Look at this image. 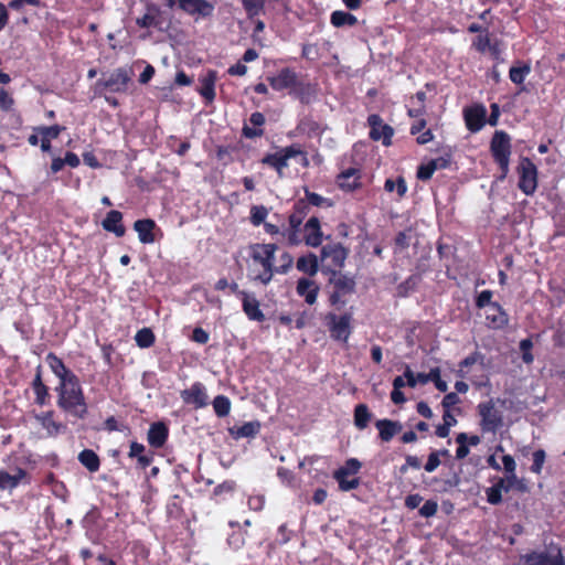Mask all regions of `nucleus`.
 Returning a JSON list of instances; mask_svg holds the SVG:
<instances>
[{"instance_id":"nucleus-25","label":"nucleus","mask_w":565,"mask_h":565,"mask_svg":"<svg viewBox=\"0 0 565 565\" xmlns=\"http://www.w3.org/2000/svg\"><path fill=\"white\" fill-rule=\"evenodd\" d=\"M305 243L310 247H318L322 243L323 234L320 221L317 216H311L303 226Z\"/></svg>"},{"instance_id":"nucleus-64","label":"nucleus","mask_w":565,"mask_h":565,"mask_svg":"<svg viewBox=\"0 0 565 565\" xmlns=\"http://www.w3.org/2000/svg\"><path fill=\"white\" fill-rule=\"evenodd\" d=\"M191 340L200 344H205L210 340V334L203 328L196 327L193 329Z\"/></svg>"},{"instance_id":"nucleus-58","label":"nucleus","mask_w":565,"mask_h":565,"mask_svg":"<svg viewBox=\"0 0 565 565\" xmlns=\"http://www.w3.org/2000/svg\"><path fill=\"white\" fill-rule=\"evenodd\" d=\"M14 98L3 88L0 87V109L4 113L12 110Z\"/></svg>"},{"instance_id":"nucleus-16","label":"nucleus","mask_w":565,"mask_h":565,"mask_svg":"<svg viewBox=\"0 0 565 565\" xmlns=\"http://www.w3.org/2000/svg\"><path fill=\"white\" fill-rule=\"evenodd\" d=\"M466 127L471 132L481 130L487 124V109L482 104H477L463 109Z\"/></svg>"},{"instance_id":"nucleus-29","label":"nucleus","mask_w":565,"mask_h":565,"mask_svg":"<svg viewBox=\"0 0 565 565\" xmlns=\"http://www.w3.org/2000/svg\"><path fill=\"white\" fill-rule=\"evenodd\" d=\"M375 427L379 430V438L383 443H390L394 436L399 434L403 429V426L399 422L387 418L377 419L375 422Z\"/></svg>"},{"instance_id":"nucleus-10","label":"nucleus","mask_w":565,"mask_h":565,"mask_svg":"<svg viewBox=\"0 0 565 565\" xmlns=\"http://www.w3.org/2000/svg\"><path fill=\"white\" fill-rule=\"evenodd\" d=\"M136 24L142 29L153 28L160 32L170 28V21L164 18L160 7L151 2L147 3L145 14L136 19Z\"/></svg>"},{"instance_id":"nucleus-21","label":"nucleus","mask_w":565,"mask_h":565,"mask_svg":"<svg viewBox=\"0 0 565 565\" xmlns=\"http://www.w3.org/2000/svg\"><path fill=\"white\" fill-rule=\"evenodd\" d=\"M335 183L338 188L344 192H353L360 189L361 171L358 168H349L337 175Z\"/></svg>"},{"instance_id":"nucleus-39","label":"nucleus","mask_w":565,"mask_h":565,"mask_svg":"<svg viewBox=\"0 0 565 565\" xmlns=\"http://www.w3.org/2000/svg\"><path fill=\"white\" fill-rule=\"evenodd\" d=\"M296 267L299 271L313 276L319 270L318 258L315 254L309 253L308 255L300 256L297 259Z\"/></svg>"},{"instance_id":"nucleus-38","label":"nucleus","mask_w":565,"mask_h":565,"mask_svg":"<svg viewBox=\"0 0 565 565\" xmlns=\"http://www.w3.org/2000/svg\"><path fill=\"white\" fill-rule=\"evenodd\" d=\"M512 486V482L508 481L505 482L504 479H499L497 483H494L492 487L488 488L487 493V501L490 504H499L502 501V491H509Z\"/></svg>"},{"instance_id":"nucleus-53","label":"nucleus","mask_w":565,"mask_h":565,"mask_svg":"<svg viewBox=\"0 0 565 565\" xmlns=\"http://www.w3.org/2000/svg\"><path fill=\"white\" fill-rule=\"evenodd\" d=\"M533 342L530 338L523 339L520 342V350L522 353V361L525 364H531L534 361V356L532 354Z\"/></svg>"},{"instance_id":"nucleus-35","label":"nucleus","mask_w":565,"mask_h":565,"mask_svg":"<svg viewBox=\"0 0 565 565\" xmlns=\"http://www.w3.org/2000/svg\"><path fill=\"white\" fill-rule=\"evenodd\" d=\"M309 213L308 203L303 199H299L294 203L292 212L288 216L290 227L300 228L305 217Z\"/></svg>"},{"instance_id":"nucleus-55","label":"nucleus","mask_w":565,"mask_h":565,"mask_svg":"<svg viewBox=\"0 0 565 565\" xmlns=\"http://www.w3.org/2000/svg\"><path fill=\"white\" fill-rule=\"evenodd\" d=\"M436 171V163L430 162V160L427 163H423L418 167L416 177L417 179L422 181L430 180L433 174Z\"/></svg>"},{"instance_id":"nucleus-1","label":"nucleus","mask_w":565,"mask_h":565,"mask_svg":"<svg viewBox=\"0 0 565 565\" xmlns=\"http://www.w3.org/2000/svg\"><path fill=\"white\" fill-rule=\"evenodd\" d=\"M55 392L57 393L56 404L61 411L77 419L86 417L88 413L87 403L77 375L58 382Z\"/></svg>"},{"instance_id":"nucleus-62","label":"nucleus","mask_w":565,"mask_h":565,"mask_svg":"<svg viewBox=\"0 0 565 565\" xmlns=\"http://www.w3.org/2000/svg\"><path fill=\"white\" fill-rule=\"evenodd\" d=\"M438 503L435 500H427L420 508L419 514L424 518H431L437 513Z\"/></svg>"},{"instance_id":"nucleus-54","label":"nucleus","mask_w":565,"mask_h":565,"mask_svg":"<svg viewBox=\"0 0 565 565\" xmlns=\"http://www.w3.org/2000/svg\"><path fill=\"white\" fill-rule=\"evenodd\" d=\"M502 463H503L504 471L508 473V481L513 483L516 480V476H515L516 463H515L514 458L511 455H503Z\"/></svg>"},{"instance_id":"nucleus-36","label":"nucleus","mask_w":565,"mask_h":565,"mask_svg":"<svg viewBox=\"0 0 565 565\" xmlns=\"http://www.w3.org/2000/svg\"><path fill=\"white\" fill-rule=\"evenodd\" d=\"M25 477L26 471L22 468H17L14 475L0 470V490L17 488Z\"/></svg>"},{"instance_id":"nucleus-41","label":"nucleus","mask_w":565,"mask_h":565,"mask_svg":"<svg viewBox=\"0 0 565 565\" xmlns=\"http://www.w3.org/2000/svg\"><path fill=\"white\" fill-rule=\"evenodd\" d=\"M330 22L335 28L354 26L358 24V19L350 12L337 10L331 13Z\"/></svg>"},{"instance_id":"nucleus-20","label":"nucleus","mask_w":565,"mask_h":565,"mask_svg":"<svg viewBox=\"0 0 565 565\" xmlns=\"http://www.w3.org/2000/svg\"><path fill=\"white\" fill-rule=\"evenodd\" d=\"M217 81V72L215 70H207L204 75L199 77L200 86L198 93L202 96L205 104H212L215 99V84Z\"/></svg>"},{"instance_id":"nucleus-12","label":"nucleus","mask_w":565,"mask_h":565,"mask_svg":"<svg viewBox=\"0 0 565 565\" xmlns=\"http://www.w3.org/2000/svg\"><path fill=\"white\" fill-rule=\"evenodd\" d=\"M367 125L370 127L369 136L373 141H382L383 146L388 147L392 145L394 129L392 126L384 124L383 119L377 114H371L367 117Z\"/></svg>"},{"instance_id":"nucleus-2","label":"nucleus","mask_w":565,"mask_h":565,"mask_svg":"<svg viewBox=\"0 0 565 565\" xmlns=\"http://www.w3.org/2000/svg\"><path fill=\"white\" fill-rule=\"evenodd\" d=\"M355 280L342 274L340 270H331L328 280L329 303L335 310H341L349 301V298L355 292Z\"/></svg>"},{"instance_id":"nucleus-52","label":"nucleus","mask_w":565,"mask_h":565,"mask_svg":"<svg viewBox=\"0 0 565 565\" xmlns=\"http://www.w3.org/2000/svg\"><path fill=\"white\" fill-rule=\"evenodd\" d=\"M468 435L466 433H460L456 437V443L458 444L456 450V458L463 459L469 455V447L467 445Z\"/></svg>"},{"instance_id":"nucleus-24","label":"nucleus","mask_w":565,"mask_h":565,"mask_svg":"<svg viewBox=\"0 0 565 565\" xmlns=\"http://www.w3.org/2000/svg\"><path fill=\"white\" fill-rule=\"evenodd\" d=\"M296 291L308 305L312 306L317 301L320 287L315 280L302 277L297 281Z\"/></svg>"},{"instance_id":"nucleus-61","label":"nucleus","mask_w":565,"mask_h":565,"mask_svg":"<svg viewBox=\"0 0 565 565\" xmlns=\"http://www.w3.org/2000/svg\"><path fill=\"white\" fill-rule=\"evenodd\" d=\"M448 418H451V414L450 412H445L443 416L444 424H440L436 427L435 433L439 438H446L449 435L452 423L448 422Z\"/></svg>"},{"instance_id":"nucleus-6","label":"nucleus","mask_w":565,"mask_h":565,"mask_svg":"<svg viewBox=\"0 0 565 565\" xmlns=\"http://www.w3.org/2000/svg\"><path fill=\"white\" fill-rule=\"evenodd\" d=\"M519 175L518 188L525 195H533L537 189L539 171L534 162L527 157H521L516 167Z\"/></svg>"},{"instance_id":"nucleus-46","label":"nucleus","mask_w":565,"mask_h":565,"mask_svg":"<svg viewBox=\"0 0 565 565\" xmlns=\"http://www.w3.org/2000/svg\"><path fill=\"white\" fill-rule=\"evenodd\" d=\"M135 341L139 348L148 349L153 345L156 337L150 328H142L137 331Z\"/></svg>"},{"instance_id":"nucleus-9","label":"nucleus","mask_w":565,"mask_h":565,"mask_svg":"<svg viewBox=\"0 0 565 565\" xmlns=\"http://www.w3.org/2000/svg\"><path fill=\"white\" fill-rule=\"evenodd\" d=\"M300 151L295 147H284L273 153H266L260 162L275 170L279 177L284 174V170L288 168V161L292 158H297Z\"/></svg>"},{"instance_id":"nucleus-37","label":"nucleus","mask_w":565,"mask_h":565,"mask_svg":"<svg viewBox=\"0 0 565 565\" xmlns=\"http://www.w3.org/2000/svg\"><path fill=\"white\" fill-rule=\"evenodd\" d=\"M373 414L370 412L366 404H358L353 411V423L359 430H363L369 426Z\"/></svg>"},{"instance_id":"nucleus-17","label":"nucleus","mask_w":565,"mask_h":565,"mask_svg":"<svg viewBox=\"0 0 565 565\" xmlns=\"http://www.w3.org/2000/svg\"><path fill=\"white\" fill-rule=\"evenodd\" d=\"M266 117L260 111H254L250 114L247 121L242 127L241 135L246 139L262 138L265 135Z\"/></svg>"},{"instance_id":"nucleus-43","label":"nucleus","mask_w":565,"mask_h":565,"mask_svg":"<svg viewBox=\"0 0 565 565\" xmlns=\"http://www.w3.org/2000/svg\"><path fill=\"white\" fill-rule=\"evenodd\" d=\"M493 44L492 35L490 31H486L482 34L477 35L471 43V47L478 53L484 54L490 50Z\"/></svg>"},{"instance_id":"nucleus-32","label":"nucleus","mask_w":565,"mask_h":565,"mask_svg":"<svg viewBox=\"0 0 565 565\" xmlns=\"http://www.w3.org/2000/svg\"><path fill=\"white\" fill-rule=\"evenodd\" d=\"M64 129L65 127L60 125L34 127L33 131L41 136V150L49 152L51 150V140L58 138Z\"/></svg>"},{"instance_id":"nucleus-31","label":"nucleus","mask_w":565,"mask_h":565,"mask_svg":"<svg viewBox=\"0 0 565 565\" xmlns=\"http://www.w3.org/2000/svg\"><path fill=\"white\" fill-rule=\"evenodd\" d=\"M45 362L50 366L53 374L58 379V382L66 381L71 379V376H76V374L71 371L63 360L58 358L54 352H49L45 356Z\"/></svg>"},{"instance_id":"nucleus-26","label":"nucleus","mask_w":565,"mask_h":565,"mask_svg":"<svg viewBox=\"0 0 565 565\" xmlns=\"http://www.w3.org/2000/svg\"><path fill=\"white\" fill-rule=\"evenodd\" d=\"M486 321L491 329H503L509 323V315L499 302H493L487 312Z\"/></svg>"},{"instance_id":"nucleus-47","label":"nucleus","mask_w":565,"mask_h":565,"mask_svg":"<svg viewBox=\"0 0 565 565\" xmlns=\"http://www.w3.org/2000/svg\"><path fill=\"white\" fill-rule=\"evenodd\" d=\"M213 409L217 417L222 418L230 414L231 412V401L225 395H217L214 397L213 402Z\"/></svg>"},{"instance_id":"nucleus-27","label":"nucleus","mask_w":565,"mask_h":565,"mask_svg":"<svg viewBox=\"0 0 565 565\" xmlns=\"http://www.w3.org/2000/svg\"><path fill=\"white\" fill-rule=\"evenodd\" d=\"M169 437V428L163 422H156L150 425L147 440L153 448H161L164 446Z\"/></svg>"},{"instance_id":"nucleus-14","label":"nucleus","mask_w":565,"mask_h":565,"mask_svg":"<svg viewBox=\"0 0 565 565\" xmlns=\"http://www.w3.org/2000/svg\"><path fill=\"white\" fill-rule=\"evenodd\" d=\"M525 565H565L562 550L552 546L548 551L531 552L524 556Z\"/></svg>"},{"instance_id":"nucleus-8","label":"nucleus","mask_w":565,"mask_h":565,"mask_svg":"<svg viewBox=\"0 0 565 565\" xmlns=\"http://www.w3.org/2000/svg\"><path fill=\"white\" fill-rule=\"evenodd\" d=\"M349 250L341 243L326 244L321 248V258L324 263L323 270H340L345 263Z\"/></svg>"},{"instance_id":"nucleus-4","label":"nucleus","mask_w":565,"mask_h":565,"mask_svg":"<svg viewBox=\"0 0 565 565\" xmlns=\"http://www.w3.org/2000/svg\"><path fill=\"white\" fill-rule=\"evenodd\" d=\"M132 71L127 67H118L109 73L108 76L99 78L94 86L96 95H103L105 92L126 93L131 82Z\"/></svg>"},{"instance_id":"nucleus-56","label":"nucleus","mask_w":565,"mask_h":565,"mask_svg":"<svg viewBox=\"0 0 565 565\" xmlns=\"http://www.w3.org/2000/svg\"><path fill=\"white\" fill-rule=\"evenodd\" d=\"M546 459V454L543 449H537L533 452V463L531 466V471L533 473L540 475L542 472L544 462Z\"/></svg>"},{"instance_id":"nucleus-44","label":"nucleus","mask_w":565,"mask_h":565,"mask_svg":"<svg viewBox=\"0 0 565 565\" xmlns=\"http://www.w3.org/2000/svg\"><path fill=\"white\" fill-rule=\"evenodd\" d=\"M483 358L484 356L481 352H472L470 355L466 356L463 360L459 362V370L457 371V375L459 377H465L468 373V369L478 362L482 363Z\"/></svg>"},{"instance_id":"nucleus-15","label":"nucleus","mask_w":565,"mask_h":565,"mask_svg":"<svg viewBox=\"0 0 565 565\" xmlns=\"http://www.w3.org/2000/svg\"><path fill=\"white\" fill-rule=\"evenodd\" d=\"M268 84L276 92L295 89L299 85L298 74L290 67H284L276 75L267 77Z\"/></svg>"},{"instance_id":"nucleus-18","label":"nucleus","mask_w":565,"mask_h":565,"mask_svg":"<svg viewBox=\"0 0 565 565\" xmlns=\"http://www.w3.org/2000/svg\"><path fill=\"white\" fill-rule=\"evenodd\" d=\"M250 249L252 259L258 263L263 268L275 267V253L278 249V246L276 244H254L250 246Z\"/></svg>"},{"instance_id":"nucleus-57","label":"nucleus","mask_w":565,"mask_h":565,"mask_svg":"<svg viewBox=\"0 0 565 565\" xmlns=\"http://www.w3.org/2000/svg\"><path fill=\"white\" fill-rule=\"evenodd\" d=\"M280 264L275 266L277 274H287L294 264V257L288 252H284L280 255Z\"/></svg>"},{"instance_id":"nucleus-34","label":"nucleus","mask_w":565,"mask_h":565,"mask_svg":"<svg viewBox=\"0 0 565 565\" xmlns=\"http://www.w3.org/2000/svg\"><path fill=\"white\" fill-rule=\"evenodd\" d=\"M260 427L258 420H253L244 423L242 426H234L228 431L234 439L254 438L260 431Z\"/></svg>"},{"instance_id":"nucleus-11","label":"nucleus","mask_w":565,"mask_h":565,"mask_svg":"<svg viewBox=\"0 0 565 565\" xmlns=\"http://www.w3.org/2000/svg\"><path fill=\"white\" fill-rule=\"evenodd\" d=\"M361 467L362 463L356 458H350L345 461L344 466L333 472V478L337 480L341 491H351L360 486V478L353 477L350 482H345L343 481V476H355Z\"/></svg>"},{"instance_id":"nucleus-5","label":"nucleus","mask_w":565,"mask_h":565,"mask_svg":"<svg viewBox=\"0 0 565 565\" xmlns=\"http://www.w3.org/2000/svg\"><path fill=\"white\" fill-rule=\"evenodd\" d=\"M352 321L353 312L351 310L344 311L341 315L331 311L324 316V324L328 327L330 337L343 343H347L351 335Z\"/></svg>"},{"instance_id":"nucleus-7","label":"nucleus","mask_w":565,"mask_h":565,"mask_svg":"<svg viewBox=\"0 0 565 565\" xmlns=\"http://www.w3.org/2000/svg\"><path fill=\"white\" fill-rule=\"evenodd\" d=\"M480 416V429L482 433L495 434L503 426L502 413L495 408L494 402L489 399L477 406Z\"/></svg>"},{"instance_id":"nucleus-33","label":"nucleus","mask_w":565,"mask_h":565,"mask_svg":"<svg viewBox=\"0 0 565 565\" xmlns=\"http://www.w3.org/2000/svg\"><path fill=\"white\" fill-rule=\"evenodd\" d=\"M259 301L254 297L244 295L242 299V309L246 317L252 321L264 322L266 317L259 307Z\"/></svg>"},{"instance_id":"nucleus-3","label":"nucleus","mask_w":565,"mask_h":565,"mask_svg":"<svg viewBox=\"0 0 565 565\" xmlns=\"http://www.w3.org/2000/svg\"><path fill=\"white\" fill-rule=\"evenodd\" d=\"M511 151L512 145L509 134L503 130H497L490 141V152L501 171L500 180H504L509 173Z\"/></svg>"},{"instance_id":"nucleus-49","label":"nucleus","mask_w":565,"mask_h":565,"mask_svg":"<svg viewBox=\"0 0 565 565\" xmlns=\"http://www.w3.org/2000/svg\"><path fill=\"white\" fill-rule=\"evenodd\" d=\"M531 67L529 64H522L520 66H512L509 71L510 81L516 85L524 83L525 77L530 74Z\"/></svg>"},{"instance_id":"nucleus-51","label":"nucleus","mask_w":565,"mask_h":565,"mask_svg":"<svg viewBox=\"0 0 565 565\" xmlns=\"http://www.w3.org/2000/svg\"><path fill=\"white\" fill-rule=\"evenodd\" d=\"M297 130L301 132H307L308 135H312L320 131V125L315 119L306 117L299 121Z\"/></svg>"},{"instance_id":"nucleus-50","label":"nucleus","mask_w":565,"mask_h":565,"mask_svg":"<svg viewBox=\"0 0 565 565\" xmlns=\"http://www.w3.org/2000/svg\"><path fill=\"white\" fill-rule=\"evenodd\" d=\"M268 209L265 205H253L249 212V221L253 226L257 227L266 222Z\"/></svg>"},{"instance_id":"nucleus-42","label":"nucleus","mask_w":565,"mask_h":565,"mask_svg":"<svg viewBox=\"0 0 565 565\" xmlns=\"http://www.w3.org/2000/svg\"><path fill=\"white\" fill-rule=\"evenodd\" d=\"M248 20L265 13V0H239Z\"/></svg>"},{"instance_id":"nucleus-63","label":"nucleus","mask_w":565,"mask_h":565,"mask_svg":"<svg viewBox=\"0 0 565 565\" xmlns=\"http://www.w3.org/2000/svg\"><path fill=\"white\" fill-rule=\"evenodd\" d=\"M275 273H276L275 267L263 268V271L260 274H258L254 278V280L262 282L264 286H267L271 281Z\"/></svg>"},{"instance_id":"nucleus-40","label":"nucleus","mask_w":565,"mask_h":565,"mask_svg":"<svg viewBox=\"0 0 565 565\" xmlns=\"http://www.w3.org/2000/svg\"><path fill=\"white\" fill-rule=\"evenodd\" d=\"M77 459L92 473L97 472L100 468L99 456L92 449L82 450Z\"/></svg>"},{"instance_id":"nucleus-48","label":"nucleus","mask_w":565,"mask_h":565,"mask_svg":"<svg viewBox=\"0 0 565 565\" xmlns=\"http://www.w3.org/2000/svg\"><path fill=\"white\" fill-rule=\"evenodd\" d=\"M306 203H308V206L309 205H312V206H317V207H320V206H327V207H331L333 205V202L328 199V198H324L316 192H311L308 188H305V199Z\"/></svg>"},{"instance_id":"nucleus-60","label":"nucleus","mask_w":565,"mask_h":565,"mask_svg":"<svg viewBox=\"0 0 565 565\" xmlns=\"http://www.w3.org/2000/svg\"><path fill=\"white\" fill-rule=\"evenodd\" d=\"M422 467V461L417 456L407 455L405 457V463L399 467V473H407L409 468L419 469Z\"/></svg>"},{"instance_id":"nucleus-28","label":"nucleus","mask_w":565,"mask_h":565,"mask_svg":"<svg viewBox=\"0 0 565 565\" xmlns=\"http://www.w3.org/2000/svg\"><path fill=\"white\" fill-rule=\"evenodd\" d=\"M33 393L35 395L34 403L39 406H44L50 401L49 387L44 384L42 380V366L38 365L35 369V375L31 383Z\"/></svg>"},{"instance_id":"nucleus-19","label":"nucleus","mask_w":565,"mask_h":565,"mask_svg":"<svg viewBox=\"0 0 565 565\" xmlns=\"http://www.w3.org/2000/svg\"><path fill=\"white\" fill-rule=\"evenodd\" d=\"M178 7L190 15L202 18L211 17L214 12V4L207 0H178Z\"/></svg>"},{"instance_id":"nucleus-13","label":"nucleus","mask_w":565,"mask_h":565,"mask_svg":"<svg viewBox=\"0 0 565 565\" xmlns=\"http://www.w3.org/2000/svg\"><path fill=\"white\" fill-rule=\"evenodd\" d=\"M180 397L185 405L194 409L204 408L210 404L206 387L202 382H194L189 388L182 390Z\"/></svg>"},{"instance_id":"nucleus-59","label":"nucleus","mask_w":565,"mask_h":565,"mask_svg":"<svg viewBox=\"0 0 565 565\" xmlns=\"http://www.w3.org/2000/svg\"><path fill=\"white\" fill-rule=\"evenodd\" d=\"M493 296V292L489 289L482 290L476 298V307L478 309H482L486 307L491 308V305H493V301H491Z\"/></svg>"},{"instance_id":"nucleus-30","label":"nucleus","mask_w":565,"mask_h":565,"mask_svg":"<svg viewBox=\"0 0 565 565\" xmlns=\"http://www.w3.org/2000/svg\"><path fill=\"white\" fill-rule=\"evenodd\" d=\"M102 226L106 232L114 233L117 237H122L126 233V227L122 224V213L117 210H111L106 214L102 221Z\"/></svg>"},{"instance_id":"nucleus-45","label":"nucleus","mask_w":565,"mask_h":565,"mask_svg":"<svg viewBox=\"0 0 565 565\" xmlns=\"http://www.w3.org/2000/svg\"><path fill=\"white\" fill-rule=\"evenodd\" d=\"M384 190L386 192L396 191L398 199H402L407 192V184L403 177H398L396 180L388 178L385 180Z\"/></svg>"},{"instance_id":"nucleus-23","label":"nucleus","mask_w":565,"mask_h":565,"mask_svg":"<svg viewBox=\"0 0 565 565\" xmlns=\"http://www.w3.org/2000/svg\"><path fill=\"white\" fill-rule=\"evenodd\" d=\"M134 230L138 233V238L142 244L154 243L157 239L154 231L160 232V228L151 218L137 220L134 223Z\"/></svg>"},{"instance_id":"nucleus-22","label":"nucleus","mask_w":565,"mask_h":565,"mask_svg":"<svg viewBox=\"0 0 565 565\" xmlns=\"http://www.w3.org/2000/svg\"><path fill=\"white\" fill-rule=\"evenodd\" d=\"M35 420L46 430L49 437H56L66 430V426L54 419V411H46L34 415Z\"/></svg>"}]
</instances>
